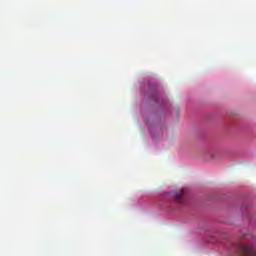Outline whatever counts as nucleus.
<instances>
[{
	"label": "nucleus",
	"instance_id": "nucleus-2",
	"mask_svg": "<svg viewBox=\"0 0 256 256\" xmlns=\"http://www.w3.org/2000/svg\"><path fill=\"white\" fill-rule=\"evenodd\" d=\"M173 197L176 203L183 205L185 203V189L173 192Z\"/></svg>",
	"mask_w": 256,
	"mask_h": 256
},
{
	"label": "nucleus",
	"instance_id": "nucleus-1",
	"mask_svg": "<svg viewBox=\"0 0 256 256\" xmlns=\"http://www.w3.org/2000/svg\"><path fill=\"white\" fill-rule=\"evenodd\" d=\"M239 255L256 256V248L251 245L240 244L236 247Z\"/></svg>",
	"mask_w": 256,
	"mask_h": 256
}]
</instances>
